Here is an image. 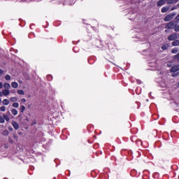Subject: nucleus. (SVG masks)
<instances>
[{"instance_id":"1","label":"nucleus","mask_w":179,"mask_h":179,"mask_svg":"<svg viewBox=\"0 0 179 179\" xmlns=\"http://www.w3.org/2000/svg\"><path fill=\"white\" fill-rule=\"evenodd\" d=\"M174 27H176V22H170L165 27L166 29H174Z\"/></svg>"},{"instance_id":"2","label":"nucleus","mask_w":179,"mask_h":179,"mask_svg":"<svg viewBox=\"0 0 179 179\" xmlns=\"http://www.w3.org/2000/svg\"><path fill=\"white\" fill-rule=\"evenodd\" d=\"M173 16L174 15L172 14L167 15L164 19V22H170V20L173 19Z\"/></svg>"},{"instance_id":"3","label":"nucleus","mask_w":179,"mask_h":179,"mask_svg":"<svg viewBox=\"0 0 179 179\" xmlns=\"http://www.w3.org/2000/svg\"><path fill=\"white\" fill-rule=\"evenodd\" d=\"M176 38H177V34H172L169 36L168 40H169V41H173V40H176Z\"/></svg>"},{"instance_id":"4","label":"nucleus","mask_w":179,"mask_h":179,"mask_svg":"<svg viewBox=\"0 0 179 179\" xmlns=\"http://www.w3.org/2000/svg\"><path fill=\"white\" fill-rule=\"evenodd\" d=\"M164 3H167V0H159L157 2V6H163Z\"/></svg>"},{"instance_id":"5","label":"nucleus","mask_w":179,"mask_h":179,"mask_svg":"<svg viewBox=\"0 0 179 179\" xmlns=\"http://www.w3.org/2000/svg\"><path fill=\"white\" fill-rule=\"evenodd\" d=\"M12 125H13L14 129H16V130L19 129V124L17 122L13 121L12 122Z\"/></svg>"},{"instance_id":"6","label":"nucleus","mask_w":179,"mask_h":179,"mask_svg":"<svg viewBox=\"0 0 179 179\" xmlns=\"http://www.w3.org/2000/svg\"><path fill=\"white\" fill-rule=\"evenodd\" d=\"M177 71H179V65L174 66L171 69V72H177Z\"/></svg>"},{"instance_id":"7","label":"nucleus","mask_w":179,"mask_h":179,"mask_svg":"<svg viewBox=\"0 0 179 179\" xmlns=\"http://www.w3.org/2000/svg\"><path fill=\"white\" fill-rule=\"evenodd\" d=\"M10 94V92L9 91V90H3V96H9Z\"/></svg>"},{"instance_id":"8","label":"nucleus","mask_w":179,"mask_h":179,"mask_svg":"<svg viewBox=\"0 0 179 179\" xmlns=\"http://www.w3.org/2000/svg\"><path fill=\"white\" fill-rule=\"evenodd\" d=\"M178 0H166V3L171 4V3H177Z\"/></svg>"},{"instance_id":"9","label":"nucleus","mask_w":179,"mask_h":179,"mask_svg":"<svg viewBox=\"0 0 179 179\" xmlns=\"http://www.w3.org/2000/svg\"><path fill=\"white\" fill-rule=\"evenodd\" d=\"M11 86H12V87H13V89H17L19 84L16 82H13L11 83Z\"/></svg>"},{"instance_id":"10","label":"nucleus","mask_w":179,"mask_h":179,"mask_svg":"<svg viewBox=\"0 0 179 179\" xmlns=\"http://www.w3.org/2000/svg\"><path fill=\"white\" fill-rule=\"evenodd\" d=\"M3 87L6 89V90H9V89H10V84L6 83L3 85Z\"/></svg>"},{"instance_id":"11","label":"nucleus","mask_w":179,"mask_h":179,"mask_svg":"<svg viewBox=\"0 0 179 179\" xmlns=\"http://www.w3.org/2000/svg\"><path fill=\"white\" fill-rule=\"evenodd\" d=\"M169 10V7L167 6H165V7H163L161 10V12L162 13H166V12H167Z\"/></svg>"},{"instance_id":"12","label":"nucleus","mask_w":179,"mask_h":179,"mask_svg":"<svg viewBox=\"0 0 179 179\" xmlns=\"http://www.w3.org/2000/svg\"><path fill=\"white\" fill-rule=\"evenodd\" d=\"M10 100L13 102V103H16V101H17V97L16 96H13L10 98Z\"/></svg>"},{"instance_id":"13","label":"nucleus","mask_w":179,"mask_h":179,"mask_svg":"<svg viewBox=\"0 0 179 179\" xmlns=\"http://www.w3.org/2000/svg\"><path fill=\"white\" fill-rule=\"evenodd\" d=\"M2 103L3 106H9V101L6 99H3Z\"/></svg>"},{"instance_id":"14","label":"nucleus","mask_w":179,"mask_h":179,"mask_svg":"<svg viewBox=\"0 0 179 179\" xmlns=\"http://www.w3.org/2000/svg\"><path fill=\"white\" fill-rule=\"evenodd\" d=\"M11 113L13 115H17L18 114L17 110L15 108L11 109Z\"/></svg>"},{"instance_id":"15","label":"nucleus","mask_w":179,"mask_h":179,"mask_svg":"<svg viewBox=\"0 0 179 179\" xmlns=\"http://www.w3.org/2000/svg\"><path fill=\"white\" fill-rule=\"evenodd\" d=\"M4 79L6 80H10V79H12V77H10V75L7 74V75L5 76Z\"/></svg>"},{"instance_id":"16","label":"nucleus","mask_w":179,"mask_h":179,"mask_svg":"<svg viewBox=\"0 0 179 179\" xmlns=\"http://www.w3.org/2000/svg\"><path fill=\"white\" fill-rule=\"evenodd\" d=\"M171 52L172 54H177V52H178V48H174L173 49H172Z\"/></svg>"},{"instance_id":"17","label":"nucleus","mask_w":179,"mask_h":179,"mask_svg":"<svg viewBox=\"0 0 179 179\" xmlns=\"http://www.w3.org/2000/svg\"><path fill=\"white\" fill-rule=\"evenodd\" d=\"M26 110V107L24 106H20V113H24V110Z\"/></svg>"},{"instance_id":"18","label":"nucleus","mask_w":179,"mask_h":179,"mask_svg":"<svg viewBox=\"0 0 179 179\" xmlns=\"http://www.w3.org/2000/svg\"><path fill=\"white\" fill-rule=\"evenodd\" d=\"M3 118L4 120H6V121H7V122H8V121L10 120L9 117H8V115H3Z\"/></svg>"},{"instance_id":"19","label":"nucleus","mask_w":179,"mask_h":179,"mask_svg":"<svg viewBox=\"0 0 179 179\" xmlns=\"http://www.w3.org/2000/svg\"><path fill=\"white\" fill-rule=\"evenodd\" d=\"M17 92L18 94H20L22 96H23V94H24V91H23L22 90H18Z\"/></svg>"},{"instance_id":"20","label":"nucleus","mask_w":179,"mask_h":179,"mask_svg":"<svg viewBox=\"0 0 179 179\" xmlns=\"http://www.w3.org/2000/svg\"><path fill=\"white\" fill-rule=\"evenodd\" d=\"M13 107H14L15 108H19V103L17 102L13 103Z\"/></svg>"},{"instance_id":"21","label":"nucleus","mask_w":179,"mask_h":179,"mask_svg":"<svg viewBox=\"0 0 179 179\" xmlns=\"http://www.w3.org/2000/svg\"><path fill=\"white\" fill-rule=\"evenodd\" d=\"M5 122V120L3 119V116L0 115V124H3Z\"/></svg>"},{"instance_id":"22","label":"nucleus","mask_w":179,"mask_h":179,"mask_svg":"<svg viewBox=\"0 0 179 179\" xmlns=\"http://www.w3.org/2000/svg\"><path fill=\"white\" fill-rule=\"evenodd\" d=\"M172 45H174V46L179 45V42H178V41H173V42L172 43Z\"/></svg>"},{"instance_id":"23","label":"nucleus","mask_w":179,"mask_h":179,"mask_svg":"<svg viewBox=\"0 0 179 179\" xmlns=\"http://www.w3.org/2000/svg\"><path fill=\"white\" fill-rule=\"evenodd\" d=\"M174 59H176L179 62V52L174 56Z\"/></svg>"},{"instance_id":"24","label":"nucleus","mask_w":179,"mask_h":179,"mask_svg":"<svg viewBox=\"0 0 179 179\" xmlns=\"http://www.w3.org/2000/svg\"><path fill=\"white\" fill-rule=\"evenodd\" d=\"M6 108L5 106H1L0 107V111H2L3 113H4V111H6Z\"/></svg>"},{"instance_id":"25","label":"nucleus","mask_w":179,"mask_h":179,"mask_svg":"<svg viewBox=\"0 0 179 179\" xmlns=\"http://www.w3.org/2000/svg\"><path fill=\"white\" fill-rule=\"evenodd\" d=\"M178 8V6H177V5H176L171 8V10H176V9H177Z\"/></svg>"},{"instance_id":"26","label":"nucleus","mask_w":179,"mask_h":179,"mask_svg":"<svg viewBox=\"0 0 179 179\" xmlns=\"http://www.w3.org/2000/svg\"><path fill=\"white\" fill-rule=\"evenodd\" d=\"M162 50H167V46H166L165 45H163L162 46Z\"/></svg>"},{"instance_id":"27","label":"nucleus","mask_w":179,"mask_h":179,"mask_svg":"<svg viewBox=\"0 0 179 179\" xmlns=\"http://www.w3.org/2000/svg\"><path fill=\"white\" fill-rule=\"evenodd\" d=\"M21 101H22V103H26V99L22 98V99H21Z\"/></svg>"},{"instance_id":"28","label":"nucleus","mask_w":179,"mask_h":179,"mask_svg":"<svg viewBox=\"0 0 179 179\" xmlns=\"http://www.w3.org/2000/svg\"><path fill=\"white\" fill-rule=\"evenodd\" d=\"M2 87H3V84H2V83L0 82V89H2Z\"/></svg>"},{"instance_id":"29","label":"nucleus","mask_w":179,"mask_h":179,"mask_svg":"<svg viewBox=\"0 0 179 179\" xmlns=\"http://www.w3.org/2000/svg\"><path fill=\"white\" fill-rule=\"evenodd\" d=\"M3 70L0 69V75H3Z\"/></svg>"},{"instance_id":"30","label":"nucleus","mask_w":179,"mask_h":179,"mask_svg":"<svg viewBox=\"0 0 179 179\" xmlns=\"http://www.w3.org/2000/svg\"><path fill=\"white\" fill-rule=\"evenodd\" d=\"M2 96H3V94L2 92L0 91V97H2Z\"/></svg>"},{"instance_id":"31","label":"nucleus","mask_w":179,"mask_h":179,"mask_svg":"<svg viewBox=\"0 0 179 179\" xmlns=\"http://www.w3.org/2000/svg\"><path fill=\"white\" fill-rule=\"evenodd\" d=\"M9 131H13V129L12 127H8Z\"/></svg>"},{"instance_id":"32","label":"nucleus","mask_w":179,"mask_h":179,"mask_svg":"<svg viewBox=\"0 0 179 179\" xmlns=\"http://www.w3.org/2000/svg\"><path fill=\"white\" fill-rule=\"evenodd\" d=\"M8 114H10V112L8 111Z\"/></svg>"},{"instance_id":"33","label":"nucleus","mask_w":179,"mask_h":179,"mask_svg":"<svg viewBox=\"0 0 179 179\" xmlns=\"http://www.w3.org/2000/svg\"><path fill=\"white\" fill-rule=\"evenodd\" d=\"M1 99H0V104H1Z\"/></svg>"},{"instance_id":"34","label":"nucleus","mask_w":179,"mask_h":179,"mask_svg":"<svg viewBox=\"0 0 179 179\" xmlns=\"http://www.w3.org/2000/svg\"><path fill=\"white\" fill-rule=\"evenodd\" d=\"M6 134H8V131H6Z\"/></svg>"}]
</instances>
